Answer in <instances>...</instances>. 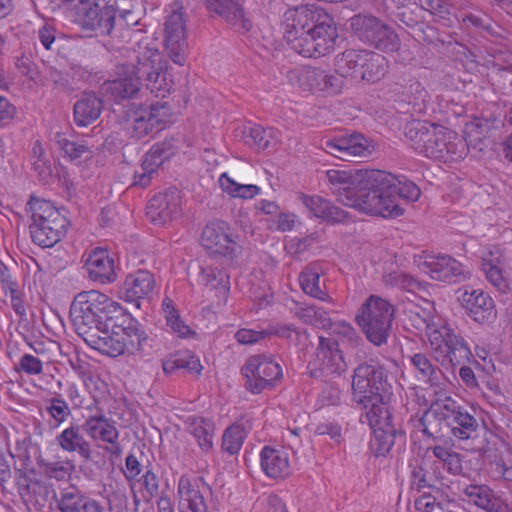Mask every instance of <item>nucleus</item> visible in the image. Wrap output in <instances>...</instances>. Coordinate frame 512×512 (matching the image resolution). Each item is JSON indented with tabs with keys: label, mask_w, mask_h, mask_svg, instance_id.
Masks as SVG:
<instances>
[{
	"label": "nucleus",
	"mask_w": 512,
	"mask_h": 512,
	"mask_svg": "<svg viewBox=\"0 0 512 512\" xmlns=\"http://www.w3.org/2000/svg\"><path fill=\"white\" fill-rule=\"evenodd\" d=\"M428 305L412 311L410 319L419 332L426 333L434 359L447 370L469 362L473 355L465 339L436 318L432 304Z\"/></svg>",
	"instance_id": "obj_1"
},
{
	"label": "nucleus",
	"mask_w": 512,
	"mask_h": 512,
	"mask_svg": "<svg viewBox=\"0 0 512 512\" xmlns=\"http://www.w3.org/2000/svg\"><path fill=\"white\" fill-rule=\"evenodd\" d=\"M405 137L411 147L427 158L456 161L466 154V145L453 131L428 121L406 124Z\"/></svg>",
	"instance_id": "obj_2"
},
{
	"label": "nucleus",
	"mask_w": 512,
	"mask_h": 512,
	"mask_svg": "<svg viewBox=\"0 0 512 512\" xmlns=\"http://www.w3.org/2000/svg\"><path fill=\"white\" fill-rule=\"evenodd\" d=\"M118 314H122L120 305L96 290L77 294L70 306L73 327L85 342L110 328Z\"/></svg>",
	"instance_id": "obj_3"
},
{
	"label": "nucleus",
	"mask_w": 512,
	"mask_h": 512,
	"mask_svg": "<svg viewBox=\"0 0 512 512\" xmlns=\"http://www.w3.org/2000/svg\"><path fill=\"white\" fill-rule=\"evenodd\" d=\"M422 432L428 437L444 436V429L458 440L474 438L479 421L451 397L436 400L420 418Z\"/></svg>",
	"instance_id": "obj_4"
},
{
	"label": "nucleus",
	"mask_w": 512,
	"mask_h": 512,
	"mask_svg": "<svg viewBox=\"0 0 512 512\" xmlns=\"http://www.w3.org/2000/svg\"><path fill=\"white\" fill-rule=\"evenodd\" d=\"M374 173H382L381 170L364 172V177L358 185L352 198L344 200V205L356 208L366 214L381 216L383 218H396L403 214V208L394 198H391L386 185H382L372 178Z\"/></svg>",
	"instance_id": "obj_5"
},
{
	"label": "nucleus",
	"mask_w": 512,
	"mask_h": 512,
	"mask_svg": "<svg viewBox=\"0 0 512 512\" xmlns=\"http://www.w3.org/2000/svg\"><path fill=\"white\" fill-rule=\"evenodd\" d=\"M394 315L395 308L388 300L370 295L359 308L356 321L367 340L379 347L387 343Z\"/></svg>",
	"instance_id": "obj_6"
},
{
	"label": "nucleus",
	"mask_w": 512,
	"mask_h": 512,
	"mask_svg": "<svg viewBox=\"0 0 512 512\" xmlns=\"http://www.w3.org/2000/svg\"><path fill=\"white\" fill-rule=\"evenodd\" d=\"M336 72L355 81L377 82L388 69L386 58L368 50H346L337 56Z\"/></svg>",
	"instance_id": "obj_7"
},
{
	"label": "nucleus",
	"mask_w": 512,
	"mask_h": 512,
	"mask_svg": "<svg viewBox=\"0 0 512 512\" xmlns=\"http://www.w3.org/2000/svg\"><path fill=\"white\" fill-rule=\"evenodd\" d=\"M286 19L293 20L301 29L311 26L315 38L318 57L324 56L334 49L338 38L333 19L324 9L314 6H300L285 13Z\"/></svg>",
	"instance_id": "obj_8"
},
{
	"label": "nucleus",
	"mask_w": 512,
	"mask_h": 512,
	"mask_svg": "<svg viewBox=\"0 0 512 512\" xmlns=\"http://www.w3.org/2000/svg\"><path fill=\"white\" fill-rule=\"evenodd\" d=\"M126 117L131 136L136 139L153 137L173 121L172 109L167 102L133 103L126 111Z\"/></svg>",
	"instance_id": "obj_9"
},
{
	"label": "nucleus",
	"mask_w": 512,
	"mask_h": 512,
	"mask_svg": "<svg viewBox=\"0 0 512 512\" xmlns=\"http://www.w3.org/2000/svg\"><path fill=\"white\" fill-rule=\"evenodd\" d=\"M386 370L379 364L363 363L354 369L352 390L354 399L363 408H367V401L391 394V385L388 382Z\"/></svg>",
	"instance_id": "obj_10"
},
{
	"label": "nucleus",
	"mask_w": 512,
	"mask_h": 512,
	"mask_svg": "<svg viewBox=\"0 0 512 512\" xmlns=\"http://www.w3.org/2000/svg\"><path fill=\"white\" fill-rule=\"evenodd\" d=\"M350 21L353 33L362 42L385 52H393L398 49L400 45L398 35L391 27L383 24L376 17L356 15Z\"/></svg>",
	"instance_id": "obj_11"
},
{
	"label": "nucleus",
	"mask_w": 512,
	"mask_h": 512,
	"mask_svg": "<svg viewBox=\"0 0 512 512\" xmlns=\"http://www.w3.org/2000/svg\"><path fill=\"white\" fill-rule=\"evenodd\" d=\"M73 22L83 31L95 36L111 35L115 25V10L112 6L100 8L91 0H80L71 10Z\"/></svg>",
	"instance_id": "obj_12"
},
{
	"label": "nucleus",
	"mask_w": 512,
	"mask_h": 512,
	"mask_svg": "<svg viewBox=\"0 0 512 512\" xmlns=\"http://www.w3.org/2000/svg\"><path fill=\"white\" fill-rule=\"evenodd\" d=\"M246 379L245 387L253 394H259L274 387L282 377V368L271 356H251L242 368Z\"/></svg>",
	"instance_id": "obj_13"
},
{
	"label": "nucleus",
	"mask_w": 512,
	"mask_h": 512,
	"mask_svg": "<svg viewBox=\"0 0 512 512\" xmlns=\"http://www.w3.org/2000/svg\"><path fill=\"white\" fill-rule=\"evenodd\" d=\"M165 46L170 59L180 66L186 62V18L183 7L174 2L164 22Z\"/></svg>",
	"instance_id": "obj_14"
},
{
	"label": "nucleus",
	"mask_w": 512,
	"mask_h": 512,
	"mask_svg": "<svg viewBox=\"0 0 512 512\" xmlns=\"http://www.w3.org/2000/svg\"><path fill=\"white\" fill-rule=\"evenodd\" d=\"M418 267L436 281L460 283L470 277V271L462 263L444 254L421 257Z\"/></svg>",
	"instance_id": "obj_15"
},
{
	"label": "nucleus",
	"mask_w": 512,
	"mask_h": 512,
	"mask_svg": "<svg viewBox=\"0 0 512 512\" xmlns=\"http://www.w3.org/2000/svg\"><path fill=\"white\" fill-rule=\"evenodd\" d=\"M133 54L134 62L128 65L131 73L138 78L167 69V60L157 48L156 43L148 37L142 38L136 43Z\"/></svg>",
	"instance_id": "obj_16"
},
{
	"label": "nucleus",
	"mask_w": 512,
	"mask_h": 512,
	"mask_svg": "<svg viewBox=\"0 0 512 512\" xmlns=\"http://www.w3.org/2000/svg\"><path fill=\"white\" fill-rule=\"evenodd\" d=\"M323 149L336 158L353 161L356 157L371 155L374 146L364 135L355 133L329 139L324 142Z\"/></svg>",
	"instance_id": "obj_17"
},
{
	"label": "nucleus",
	"mask_w": 512,
	"mask_h": 512,
	"mask_svg": "<svg viewBox=\"0 0 512 512\" xmlns=\"http://www.w3.org/2000/svg\"><path fill=\"white\" fill-rule=\"evenodd\" d=\"M201 244L212 254L227 256L233 252L235 240L228 223L215 219L203 228Z\"/></svg>",
	"instance_id": "obj_18"
},
{
	"label": "nucleus",
	"mask_w": 512,
	"mask_h": 512,
	"mask_svg": "<svg viewBox=\"0 0 512 512\" xmlns=\"http://www.w3.org/2000/svg\"><path fill=\"white\" fill-rule=\"evenodd\" d=\"M181 196L176 188L156 194L147 204L146 214L151 222L164 225L180 214Z\"/></svg>",
	"instance_id": "obj_19"
},
{
	"label": "nucleus",
	"mask_w": 512,
	"mask_h": 512,
	"mask_svg": "<svg viewBox=\"0 0 512 512\" xmlns=\"http://www.w3.org/2000/svg\"><path fill=\"white\" fill-rule=\"evenodd\" d=\"M60 512H104L103 506L74 485L59 489L55 495Z\"/></svg>",
	"instance_id": "obj_20"
},
{
	"label": "nucleus",
	"mask_w": 512,
	"mask_h": 512,
	"mask_svg": "<svg viewBox=\"0 0 512 512\" xmlns=\"http://www.w3.org/2000/svg\"><path fill=\"white\" fill-rule=\"evenodd\" d=\"M467 314L478 323H489L496 318L494 301L479 289H465L460 297Z\"/></svg>",
	"instance_id": "obj_21"
},
{
	"label": "nucleus",
	"mask_w": 512,
	"mask_h": 512,
	"mask_svg": "<svg viewBox=\"0 0 512 512\" xmlns=\"http://www.w3.org/2000/svg\"><path fill=\"white\" fill-rule=\"evenodd\" d=\"M89 278L101 284L112 283L116 280L114 258L107 249L96 247L92 249L84 263Z\"/></svg>",
	"instance_id": "obj_22"
},
{
	"label": "nucleus",
	"mask_w": 512,
	"mask_h": 512,
	"mask_svg": "<svg viewBox=\"0 0 512 512\" xmlns=\"http://www.w3.org/2000/svg\"><path fill=\"white\" fill-rule=\"evenodd\" d=\"M315 367L328 374L340 375L346 369L338 342L333 338L319 337L313 362Z\"/></svg>",
	"instance_id": "obj_23"
},
{
	"label": "nucleus",
	"mask_w": 512,
	"mask_h": 512,
	"mask_svg": "<svg viewBox=\"0 0 512 512\" xmlns=\"http://www.w3.org/2000/svg\"><path fill=\"white\" fill-rule=\"evenodd\" d=\"M364 172L330 169L325 173L324 182L329 185V189L337 196L338 201L344 205V200L353 197L364 177Z\"/></svg>",
	"instance_id": "obj_24"
},
{
	"label": "nucleus",
	"mask_w": 512,
	"mask_h": 512,
	"mask_svg": "<svg viewBox=\"0 0 512 512\" xmlns=\"http://www.w3.org/2000/svg\"><path fill=\"white\" fill-rule=\"evenodd\" d=\"M189 268L196 272L198 284L215 290L219 301L226 302L230 290L229 276L226 272L213 267L206 261L195 262Z\"/></svg>",
	"instance_id": "obj_25"
},
{
	"label": "nucleus",
	"mask_w": 512,
	"mask_h": 512,
	"mask_svg": "<svg viewBox=\"0 0 512 512\" xmlns=\"http://www.w3.org/2000/svg\"><path fill=\"white\" fill-rule=\"evenodd\" d=\"M117 74L119 77L105 82L103 89L116 101L137 97L141 91V78L131 73L127 63L117 67Z\"/></svg>",
	"instance_id": "obj_26"
},
{
	"label": "nucleus",
	"mask_w": 512,
	"mask_h": 512,
	"mask_svg": "<svg viewBox=\"0 0 512 512\" xmlns=\"http://www.w3.org/2000/svg\"><path fill=\"white\" fill-rule=\"evenodd\" d=\"M67 226L68 220L65 216L31 223V238L35 244L43 248L53 247L64 237Z\"/></svg>",
	"instance_id": "obj_27"
},
{
	"label": "nucleus",
	"mask_w": 512,
	"mask_h": 512,
	"mask_svg": "<svg viewBox=\"0 0 512 512\" xmlns=\"http://www.w3.org/2000/svg\"><path fill=\"white\" fill-rule=\"evenodd\" d=\"M208 488L203 485V490L195 481L181 476L178 482L179 512H209L204 498Z\"/></svg>",
	"instance_id": "obj_28"
},
{
	"label": "nucleus",
	"mask_w": 512,
	"mask_h": 512,
	"mask_svg": "<svg viewBox=\"0 0 512 512\" xmlns=\"http://www.w3.org/2000/svg\"><path fill=\"white\" fill-rule=\"evenodd\" d=\"M209 11L225 19L239 32H247L252 24L246 18L240 0H205Z\"/></svg>",
	"instance_id": "obj_29"
},
{
	"label": "nucleus",
	"mask_w": 512,
	"mask_h": 512,
	"mask_svg": "<svg viewBox=\"0 0 512 512\" xmlns=\"http://www.w3.org/2000/svg\"><path fill=\"white\" fill-rule=\"evenodd\" d=\"M155 288V279L153 274L146 270H138L135 273L127 275L123 294L127 302L135 303L140 307V300L150 297Z\"/></svg>",
	"instance_id": "obj_30"
},
{
	"label": "nucleus",
	"mask_w": 512,
	"mask_h": 512,
	"mask_svg": "<svg viewBox=\"0 0 512 512\" xmlns=\"http://www.w3.org/2000/svg\"><path fill=\"white\" fill-rule=\"evenodd\" d=\"M293 20L285 18L284 38L296 53L307 57H318L311 26L301 29Z\"/></svg>",
	"instance_id": "obj_31"
},
{
	"label": "nucleus",
	"mask_w": 512,
	"mask_h": 512,
	"mask_svg": "<svg viewBox=\"0 0 512 512\" xmlns=\"http://www.w3.org/2000/svg\"><path fill=\"white\" fill-rule=\"evenodd\" d=\"M373 175L377 177L372 178V181L386 185L391 198H394L397 203H399V199L416 201L420 197L421 191L418 186L404 176H395L385 171Z\"/></svg>",
	"instance_id": "obj_32"
},
{
	"label": "nucleus",
	"mask_w": 512,
	"mask_h": 512,
	"mask_svg": "<svg viewBox=\"0 0 512 512\" xmlns=\"http://www.w3.org/2000/svg\"><path fill=\"white\" fill-rule=\"evenodd\" d=\"M82 429L91 439L109 444H115L119 438L116 421L103 413L88 416L82 424Z\"/></svg>",
	"instance_id": "obj_33"
},
{
	"label": "nucleus",
	"mask_w": 512,
	"mask_h": 512,
	"mask_svg": "<svg viewBox=\"0 0 512 512\" xmlns=\"http://www.w3.org/2000/svg\"><path fill=\"white\" fill-rule=\"evenodd\" d=\"M82 431V425L71 423L56 436V442L63 451L77 453L81 458L90 460L92 455L91 445L85 439Z\"/></svg>",
	"instance_id": "obj_34"
},
{
	"label": "nucleus",
	"mask_w": 512,
	"mask_h": 512,
	"mask_svg": "<svg viewBox=\"0 0 512 512\" xmlns=\"http://www.w3.org/2000/svg\"><path fill=\"white\" fill-rule=\"evenodd\" d=\"M102 110V98L94 92H84L74 104V122L78 127H87L100 117Z\"/></svg>",
	"instance_id": "obj_35"
},
{
	"label": "nucleus",
	"mask_w": 512,
	"mask_h": 512,
	"mask_svg": "<svg viewBox=\"0 0 512 512\" xmlns=\"http://www.w3.org/2000/svg\"><path fill=\"white\" fill-rule=\"evenodd\" d=\"M289 78H305L314 81L318 90L339 93L343 86L342 76L329 73L322 69L301 68L289 71Z\"/></svg>",
	"instance_id": "obj_36"
},
{
	"label": "nucleus",
	"mask_w": 512,
	"mask_h": 512,
	"mask_svg": "<svg viewBox=\"0 0 512 512\" xmlns=\"http://www.w3.org/2000/svg\"><path fill=\"white\" fill-rule=\"evenodd\" d=\"M263 472L270 478H284L290 474L288 453L283 449L265 446L260 453Z\"/></svg>",
	"instance_id": "obj_37"
},
{
	"label": "nucleus",
	"mask_w": 512,
	"mask_h": 512,
	"mask_svg": "<svg viewBox=\"0 0 512 512\" xmlns=\"http://www.w3.org/2000/svg\"><path fill=\"white\" fill-rule=\"evenodd\" d=\"M300 199L314 217L331 223L343 222L347 218V213L344 210L320 196L301 195Z\"/></svg>",
	"instance_id": "obj_38"
},
{
	"label": "nucleus",
	"mask_w": 512,
	"mask_h": 512,
	"mask_svg": "<svg viewBox=\"0 0 512 512\" xmlns=\"http://www.w3.org/2000/svg\"><path fill=\"white\" fill-rule=\"evenodd\" d=\"M121 338L125 342V352L135 354L138 352H147L149 348H154V338L147 335L139 324L133 319H129L128 325L120 328Z\"/></svg>",
	"instance_id": "obj_39"
},
{
	"label": "nucleus",
	"mask_w": 512,
	"mask_h": 512,
	"mask_svg": "<svg viewBox=\"0 0 512 512\" xmlns=\"http://www.w3.org/2000/svg\"><path fill=\"white\" fill-rule=\"evenodd\" d=\"M390 395L391 394L382 395L381 401L376 399L367 401L365 417L372 430L374 428L396 427L392 422L393 416L389 407Z\"/></svg>",
	"instance_id": "obj_40"
},
{
	"label": "nucleus",
	"mask_w": 512,
	"mask_h": 512,
	"mask_svg": "<svg viewBox=\"0 0 512 512\" xmlns=\"http://www.w3.org/2000/svg\"><path fill=\"white\" fill-rule=\"evenodd\" d=\"M321 275L322 270L320 265L311 263L300 273L299 283L305 294L322 301H327L329 295L326 291L325 284H321Z\"/></svg>",
	"instance_id": "obj_41"
},
{
	"label": "nucleus",
	"mask_w": 512,
	"mask_h": 512,
	"mask_svg": "<svg viewBox=\"0 0 512 512\" xmlns=\"http://www.w3.org/2000/svg\"><path fill=\"white\" fill-rule=\"evenodd\" d=\"M109 329L99 332L90 338L86 344L91 348L101 352L102 354L110 357H118L125 354V342L121 338L119 331H113L109 333Z\"/></svg>",
	"instance_id": "obj_42"
},
{
	"label": "nucleus",
	"mask_w": 512,
	"mask_h": 512,
	"mask_svg": "<svg viewBox=\"0 0 512 512\" xmlns=\"http://www.w3.org/2000/svg\"><path fill=\"white\" fill-rule=\"evenodd\" d=\"M397 440L405 442V433L401 429L396 427L374 428L373 437L369 443L370 449L376 457L385 456Z\"/></svg>",
	"instance_id": "obj_43"
},
{
	"label": "nucleus",
	"mask_w": 512,
	"mask_h": 512,
	"mask_svg": "<svg viewBox=\"0 0 512 512\" xmlns=\"http://www.w3.org/2000/svg\"><path fill=\"white\" fill-rule=\"evenodd\" d=\"M188 431L196 439L203 452L213 448L214 425L211 420L203 417H189L187 419Z\"/></svg>",
	"instance_id": "obj_44"
},
{
	"label": "nucleus",
	"mask_w": 512,
	"mask_h": 512,
	"mask_svg": "<svg viewBox=\"0 0 512 512\" xmlns=\"http://www.w3.org/2000/svg\"><path fill=\"white\" fill-rule=\"evenodd\" d=\"M243 138L247 145L257 150L273 148L278 142L276 131L273 128H264L259 125L245 128Z\"/></svg>",
	"instance_id": "obj_45"
},
{
	"label": "nucleus",
	"mask_w": 512,
	"mask_h": 512,
	"mask_svg": "<svg viewBox=\"0 0 512 512\" xmlns=\"http://www.w3.org/2000/svg\"><path fill=\"white\" fill-rule=\"evenodd\" d=\"M410 363L416 371L419 381L429 383L431 386L438 385L443 373L440 368L434 366L426 354L416 353L410 357Z\"/></svg>",
	"instance_id": "obj_46"
},
{
	"label": "nucleus",
	"mask_w": 512,
	"mask_h": 512,
	"mask_svg": "<svg viewBox=\"0 0 512 512\" xmlns=\"http://www.w3.org/2000/svg\"><path fill=\"white\" fill-rule=\"evenodd\" d=\"M221 189L233 198L252 199L260 193V188L253 184H240L222 173L218 179Z\"/></svg>",
	"instance_id": "obj_47"
},
{
	"label": "nucleus",
	"mask_w": 512,
	"mask_h": 512,
	"mask_svg": "<svg viewBox=\"0 0 512 512\" xmlns=\"http://www.w3.org/2000/svg\"><path fill=\"white\" fill-rule=\"evenodd\" d=\"M174 154L173 147L168 142L155 143L145 154L142 161L145 169L157 171V169Z\"/></svg>",
	"instance_id": "obj_48"
},
{
	"label": "nucleus",
	"mask_w": 512,
	"mask_h": 512,
	"mask_svg": "<svg viewBox=\"0 0 512 512\" xmlns=\"http://www.w3.org/2000/svg\"><path fill=\"white\" fill-rule=\"evenodd\" d=\"M462 492L469 503L485 511L492 507V503L496 498L492 489L487 485L470 484L465 486Z\"/></svg>",
	"instance_id": "obj_49"
},
{
	"label": "nucleus",
	"mask_w": 512,
	"mask_h": 512,
	"mask_svg": "<svg viewBox=\"0 0 512 512\" xmlns=\"http://www.w3.org/2000/svg\"><path fill=\"white\" fill-rule=\"evenodd\" d=\"M248 431L243 424L234 423L229 426L222 436V450L230 455L237 454L247 437Z\"/></svg>",
	"instance_id": "obj_50"
},
{
	"label": "nucleus",
	"mask_w": 512,
	"mask_h": 512,
	"mask_svg": "<svg viewBox=\"0 0 512 512\" xmlns=\"http://www.w3.org/2000/svg\"><path fill=\"white\" fill-rule=\"evenodd\" d=\"M146 90H149L157 98H164L172 89V81L168 78L166 69L155 71L149 76L141 78Z\"/></svg>",
	"instance_id": "obj_51"
},
{
	"label": "nucleus",
	"mask_w": 512,
	"mask_h": 512,
	"mask_svg": "<svg viewBox=\"0 0 512 512\" xmlns=\"http://www.w3.org/2000/svg\"><path fill=\"white\" fill-rule=\"evenodd\" d=\"M27 211L30 213L32 223L63 216L50 201L34 197L28 202Z\"/></svg>",
	"instance_id": "obj_52"
},
{
	"label": "nucleus",
	"mask_w": 512,
	"mask_h": 512,
	"mask_svg": "<svg viewBox=\"0 0 512 512\" xmlns=\"http://www.w3.org/2000/svg\"><path fill=\"white\" fill-rule=\"evenodd\" d=\"M162 306L167 325L174 333L179 337H188L194 334L190 327L181 319L177 309L173 305V301L170 298H165Z\"/></svg>",
	"instance_id": "obj_53"
},
{
	"label": "nucleus",
	"mask_w": 512,
	"mask_h": 512,
	"mask_svg": "<svg viewBox=\"0 0 512 512\" xmlns=\"http://www.w3.org/2000/svg\"><path fill=\"white\" fill-rule=\"evenodd\" d=\"M17 476V489L22 499L26 502H33L36 494L45 490V486L38 480H33L21 468H15Z\"/></svg>",
	"instance_id": "obj_54"
},
{
	"label": "nucleus",
	"mask_w": 512,
	"mask_h": 512,
	"mask_svg": "<svg viewBox=\"0 0 512 512\" xmlns=\"http://www.w3.org/2000/svg\"><path fill=\"white\" fill-rule=\"evenodd\" d=\"M55 143L70 161H77L86 153H91L87 144L69 140L64 133L57 132L54 137Z\"/></svg>",
	"instance_id": "obj_55"
},
{
	"label": "nucleus",
	"mask_w": 512,
	"mask_h": 512,
	"mask_svg": "<svg viewBox=\"0 0 512 512\" xmlns=\"http://www.w3.org/2000/svg\"><path fill=\"white\" fill-rule=\"evenodd\" d=\"M297 316L300 320L309 325H313L318 328L327 329L331 326V319L328 313L316 306H307L300 308L297 311Z\"/></svg>",
	"instance_id": "obj_56"
},
{
	"label": "nucleus",
	"mask_w": 512,
	"mask_h": 512,
	"mask_svg": "<svg viewBox=\"0 0 512 512\" xmlns=\"http://www.w3.org/2000/svg\"><path fill=\"white\" fill-rule=\"evenodd\" d=\"M433 455L443 463L444 468L453 475H459L462 470L461 455L441 445L432 448Z\"/></svg>",
	"instance_id": "obj_57"
},
{
	"label": "nucleus",
	"mask_w": 512,
	"mask_h": 512,
	"mask_svg": "<svg viewBox=\"0 0 512 512\" xmlns=\"http://www.w3.org/2000/svg\"><path fill=\"white\" fill-rule=\"evenodd\" d=\"M45 410L56 426H60L71 416V409L67 401L60 395L48 399Z\"/></svg>",
	"instance_id": "obj_58"
},
{
	"label": "nucleus",
	"mask_w": 512,
	"mask_h": 512,
	"mask_svg": "<svg viewBox=\"0 0 512 512\" xmlns=\"http://www.w3.org/2000/svg\"><path fill=\"white\" fill-rule=\"evenodd\" d=\"M384 282L386 285H391L410 293H416L422 289V285L417 279L409 274L398 271L384 276Z\"/></svg>",
	"instance_id": "obj_59"
},
{
	"label": "nucleus",
	"mask_w": 512,
	"mask_h": 512,
	"mask_svg": "<svg viewBox=\"0 0 512 512\" xmlns=\"http://www.w3.org/2000/svg\"><path fill=\"white\" fill-rule=\"evenodd\" d=\"M412 483L418 489H436L438 491V479L435 474L428 469L426 462L416 466L412 471Z\"/></svg>",
	"instance_id": "obj_60"
},
{
	"label": "nucleus",
	"mask_w": 512,
	"mask_h": 512,
	"mask_svg": "<svg viewBox=\"0 0 512 512\" xmlns=\"http://www.w3.org/2000/svg\"><path fill=\"white\" fill-rule=\"evenodd\" d=\"M39 466L43 469V472L49 478L56 480H64L70 476L74 466L69 461H46L40 460Z\"/></svg>",
	"instance_id": "obj_61"
},
{
	"label": "nucleus",
	"mask_w": 512,
	"mask_h": 512,
	"mask_svg": "<svg viewBox=\"0 0 512 512\" xmlns=\"http://www.w3.org/2000/svg\"><path fill=\"white\" fill-rule=\"evenodd\" d=\"M483 270L487 280L502 294L509 291V284L499 267L484 259Z\"/></svg>",
	"instance_id": "obj_62"
},
{
	"label": "nucleus",
	"mask_w": 512,
	"mask_h": 512,
	"mask_svg": "<svg viewBox=\"0 0 512 512\" xmlns=\"http://www.w3.org/2000/svg\"><path fill=\"white\" fill-rule=\"evenodd\" d=\"M17 370L27 375H39L43 371V362L32 354H23L19 360Z\"/></svg>",
	"instance_id": "obj_63"
},
{
	"label": "nucleus",
	"mask_w": 512,
	"mask_h": 512,
	"mask_svg": "<svg viewBox=\"0 0 512 512\" xmlns=\"http://www.w3.org/2000/svg\"><path fill=\"white\" fill-rule=\"evenodd\" d=\"M32 155L34 158L33 167L40 175L50 173V165L45 159V150L40 141H35L32 146Z\"/></svg>",
	"instance_id": "obj_64"
}]
</instances>
